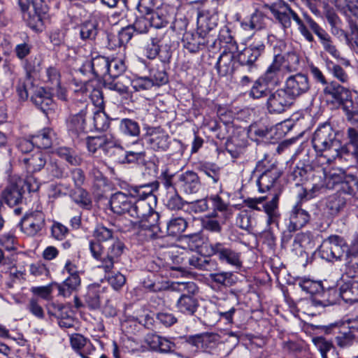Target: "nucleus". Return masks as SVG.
Returning a JSON list of instances; mask_svg holds the SVG:
<instances>
[{
    "label": "nucleus",
    "mask_w": 358,
    "mask_h": 358,
    "mask_svg": "<svg viewBox=\"0 0 358 358\" xmlns=\"http://www.w3.org/2000/svg\"><path fill=\"white\" fill-rule=\"evenodd\" d=\"M358 250V245L349 248L344 239L339 236L332 235L324 239L319 248V254L322 259L328 262L345 259L352 249Z\"/></svg>",
    "instance_id": "nucleus-9"
},
{
    "label": "nucleus",
    "mask_w": 358,
    "mask_h": 358,
    "mask_svg": "<svg viewBox=\"0 0 358 358\" xmlns=\"http://www.w3.org/2000/svg\"><path fill=\"white\" fill-rule=\"evenodd\" d=\"M217 215V213H212L210 215L206 216L202 220V225L204 229L217 233L221 231L222 227L220 222L214 219Z\"/></svg>",
    "instance_id": "nucleus-62"
},
{
    "label": "nucleus",
    "mask_w": 358,
    "mask_h": 358,
    "mask_svg": "<svg viewBox=\"0 0 358 358\" xmlns=\"http://www.w3.org/2000/svg\"><path fill=\"white\" fill-rule=\"evenodd\" d=\"M35 88L31 79L29 75L20 78L15 87V91L19 101L27 100L30 93L34 92Z\"/></svg>",
    "instance_id": "nucleus-40"
},
{
    "label": "nucleus",
    "mask_w": 358,
    "mask_h": 358,
    "mask_svg": "<svg viewBox=\"0 0 358 358\" xmlns=\"http://www.w3.org/2000/svg\"><path fill=\"white\" fill-rule=\"evenodd\" d=\"M112 80H104V85L108 90L115 91L120 94H124L128 93L129 87L128 84L130 83V80L127 77H119L117 80L115 78H112Z\"/></svg>",
    "instance_id": "nucleus-46"
},
{
    "label": "nucleus",
    "mask_w": 358,
    "mask_h": 358,
    "mask_svg": "<svg viewBox=\"0 0 358 358\" xmlns=\"http://www.w3.org/2000/svg\"><path fill=\"white\" fill-rule=\"evenodd\" d=\"M103 289L99 285H91L88 287L85 301L90 309H97L101 305V294Z\"/></svg>",
    "instance_id": "nucleus-42"
},
{
    "label": "nucleus",
    "mask_w": 358,
    "mask_h": 358,
    "mask_svg": "<svg viewBox=\"0 0 358 358\" xmlns=\"http://www.w3.org/2000/svg\"><path fill=\"white\" fill-rule=\"evenodd\" d=\"M81 284V279L80 275H69L62 283H55L59 294L67 297L69 296L73 292L77 291Z\"/></svg>",
    "instance_id": "nucleus-37"
},
{
    "label": "nucleus",
    "mask_w": 358,
    "mask_h": 358,
    "mask_svg": "<svg viewBox=\"0 0 358 358\" xmlns=\"http://www.w3.org/2000/svg\"><path fill=\"white\" fill-rule=\"evenodd\" d=\"M187 220L182 217H172L166 222V233L169 236H177L185 231Z\"/></svg>",
    "instance_id": "nucleus-43"
},
{
    "label": "nucleus",
    "mask_w": 358,
    "mask_h": 358,
    "mask_svg": "<svg viewBox=\"0 0 358 358\" xmlns=\"http://www.w3.org/2000/svg\"><path fill=\"white\" fill-rule=\"evenodd\" d=\"M283 57L280 54L275 55L273 62L267 68L265 73L259 78L268 86H277L281 80V67Z\"/></svg>",
    "instance_id": "nucleus-21"
},
{
    "label": "nucleus",
    "mask_w": 358,
    "mask_h": 358,
    "mask_svg": "<svg viewBox=\"0 0 358 358\" xmlns=\"http://www.w3.org/2000/svg\"><path fill=\"white\" fill-rule=\"evenodd\" d=\"M33 137L35 145L43 149L50 148L56 140L55 133L50 128H44Z\"/></svg>",
    "instance_id": "nucleus-39"
},
{
    "label": "nucleus",
    "mask_w": 358,
    "mask_h": 358,
    "mask_svg": "<svg viewBox=\"0 0 358 358\" xmlns=\"http://www.w3.org/2000/svg\"><path fill=\"white\" fill-rule=\"evenodd\" d=\"M266 45L259 38L246 46L236 55L231 52L223 51L218 58L216 67L221 76H226L233 72V60L235 59L242 66H245L248 71H252L257 68V62L264 54Z\"/></svg>",
    "instance_id": "nucleus-3"
},
{
    "label": "nucleus",
    "mask_w": 358,
    "mask_h": 358,
    "mask_svg": "<svg viewBox=\"0 0 358 358\" xmlns=\"http://www.w3.org/2000/svg\"><path fill=\"white\" fill-rule=\"evenodd\" d=\"M56 152L59 157L65 159L71 165L77 166L81 163V158L71 148L61 147L57 150Z\"/></svg>",
    "instance_id": "nucleus-51"
},
{
    "label": "nucleus",
    "mask_w": 358,
    "mask_h": 358,
    "mask_svg": "<svg viewBox=\"0 0 358 358\" xmlns=\"http://www.w3.org/2000/svg\"><path fill=\"white\" fill-rule=\"evenodd\" d=\"M23 20L36 31H41L47 17L48 7L43 0H18Z\"/></svg>",
    "instance_id": "nucleus-6"
},
{
    "label": "nucleus",
    "mask_w": 358,
    "mask_h": 358,
    "mask_svg": "<svg viewBox=\"0 0 358 358\" xmlns=\"http://www.w3.org/2000/svg\"><path fill=\"white\" fill-rule=\"evenodd\" d=\"M109 59L108 57L97 56L93 58L91 62L85 64L83 68L85 70L90 69L96 77L106 80L108 74Z\"/></svg>",
    "instance_id": "nucleus-31"
},
{
    "label": "nucleus",
    "mask_w": 358,
    "mask_h": 358,
    "mask_svg": "<svg viewBox=\"0 0 358 358\" xmlns=\"http://www.w3.org/2000/svg\"><path fill=\"white\" fill-rule=\"evenodd\" d=\"M181 259L183 266L189 269L210 271L215 266V262L209 257L199 254L186 255Z\"/></svg>",
    "instance_id": "nucleus-20"
},
{
    "label": "nucleus",
    "mask_w": 358,
    "mask_h": 358,
    "mask_svg": "<svg viewBox=\"0 0 358 358\" xmlns=\"http://www.w3.org/2000/svg\"><path fill=\"white\" fill-rule=\"evenodd\" d=\"M351 198L358 199V178L348 177L336 193L324 200V210L331 216L338 215Z\"/></svg>",
    "instance_id": "nucleus-5"
},
{
    "label": "nucleus",
    "mask_w": 358,
    "mask_h": 358,
    "mask_svg": "<svg viewBox=\"0 0 358 358\" xmlns=\"http://www.w3.org/2000/svg\"><path fill=\"white\" fill-rule=\"evenodd\" d=\"M268 87L269 86L259 78L254 82L249 92V96L254 99L268 97L271 92Z\"/></svg>",
    "instance_id": "nucleus-47"
},
{
    "label": "nucleus",
    "mask_w": 358,
    "mask_h": 358,
    "mask_svg": "<svg viewBox=\"0 0 358 358\" xmlns=\"http://www.w3.org/2000/svg\"><path fill=\"white\" fill-rule=\"evenodd\" d=\"M308 213L301 208V206L296 203L293 206L289 216L287 229L289 231H296L305 226L310 220Z\"/></svg>",
    "instance_id": "nucleus-28"
},
{
    "label": "nucleus",
    "mask_w": 358,
    "mask_h": 358,
    "mask_svg": "<svg viewBox=\"0 0 358 358\" xmlns=\"http://www.w3.org/2000/svg\"><path fill=\"white\" fill-rule=\"evenodd\" d=\"M29 272L35 278L48 277L50 273L46 264L41 261L30 264Z\"/></svg>",
    "instance_id": "nucleus-57"
},
{
    "label": "nucleus",
    "mask_w": 358,
    "mask_h": 358,
    "mask_svg": "<svg viewBox=\"0 0 358 358\" xmlns=\"http://www.w3.org/2000/svg\"><path fill=\"white\" fill-rule=\"evenodd\" d=\"M22 180L11 179L1 193V199L9 206L19 204L22 199Z\"/></svg>",
    "instance_id": "nucleus-18"
},
{
    "label": "nucleus",
    "mask_w": 358,
    "mask_h": 358,
    "mask_svg": "<svg viewBox=\"0 0 358 358\" xmlns=\"http://www.w3.org/2000/svg\"><path fill=\"white\" fill-rule=\"evenodd\" d=\"M279 194H275L271 200L262 205V208L266 214V222L268 225H278L280 219V212L278 208Z\"/></svg>",
    "instance_id": "nucleus-33"
},
{
    "label": "nucleus",
    "mask_w": 358,
    "mask_h": 358,
    "mask_svg": "<svg viewBox=\"0 0 358 358\" xmlns=\"http://www.w3.org/2000/svg\"><path fill=\"white\" fill-rule=\"evenodd\" d=\"M116 145V139L111 134H104L96 136L87 138V147L89 152L94 153L98 149L109 152L110 148Z\"/></svg>",
    "instance_id": "nucleus-22"
},
{
    "label": "nucleus",
    "mask_w": 358,
    "mask_h": 358,
    "mask_svg": "<svg viewBox=\"0 0 358 358\" xmlns=\"http://www.w3.org/2000/svg\"><path fill=\"white\" fill-rule=\"evenodd\" d=\"M98 31V22L95 20L85 21L80 26V36L83 41L94 40Z\"/></svg>",
    "instance_id": "nucleus-45"
},
{
    "label": "nucleus",
    "mask_w": 358,
    "mask_h": 358,
    "mask_svg": "<svg viewBox=\"0 0 358 358\" xmlns=\"http://www.w3.org/2000/svg\"><path fill=\"white\" fill-rule=\"evenodd\" d=\"M132 27L128 26L122 29L117 36H113L110 40H113L115 46H122L127 43L133 36Z\"/></svg>",
    "instance_id": "nucleus-56"
},
{
    "label": "nucleus",
    "mask_w": 358,
    "mask_h": 358,
    "mask_svg": "<svg viewBox=\"0 0 358 358\" xmlns=\"http://www.w3.org/2000/svg\"><path fill=\"white\" fill-rule=\"evenodd\" d=\"M169 16L166 12L159 10L150 13L148 17L150 26L156 29H162L167 26L169 22Z\"/></svg>",
    "instance_id": "nucleus-49"
},
{
    "label": "nucleus",
    "mask_w": 358,
    "mask_h": 358,
    "mask_svg": "<svg viewBox=\"0 0 358 358\" xmlns=\"http://www.w3.org/2000/svg\"><path fill=\"white\" fill-rule=\"evenodd\" d=\"M280 177V173L276 169L264 171L258 178L257 184L260 192H264L273 185L274 182Z\"/></svg>",
    "instance_id": "nucleus-41"
},
{
    "label": "nucleus",
    "mask_w": 358,
    "mask_h": 358,
    "mask_svg": "<svg viewBox=\"0 0 358 358\" xmlns=\"http://www.w3.org/2000/svg\"><path fill=\"white\" fill-rule=\"evenodd\" d=\"M345 268L343 275V280H358V249H352L345 259Z\"/></svg>",
    "instance_id": "nucleus-34"
},
{
    "label": "nucleus",
    "mask_w": 358,
    "mask_h": 358,
    "mask_svg": "<svg viewBox=\"0 0 358 358\" xmlns=\"http://www.w3.org/2000/svg\"><path fill=\"white\" fill-rule=\"evenodd\" d=\"M294 100L285 87L271 92L266 99V108L271 114H281L294 103Z\"/></svg>",
    "instance_id": "nucleus-10"
},
{
    "label": "nucleus",
    "mask_w": 358,
    "mask_h": 358,
    "mask_svg": "<svg viewBox=\"0 0 358 358\" xmlns=\"http://www.w3.org/2000/svg\"><path fill=\"white\" fill-rule=\"evenodd\" d=\"M335 5L345 15L358 18V0H336Z\"/></svg>",
    "instance_id": "nucleus-48"
},
{
    "label": "nucleus",
    "mask_w": 358,
    "mask_h": 358,
    "mask_svg": "<svg viewBox=\"0 0 358 358\" xmlns=\"http://www.w3.org/2000/svg\"><path fill=\"white\" fill-rule=\"evenodd\" d=\"M134 194L127 195L121 192H117L112 195L110 200V208L116 214H130V210L133 203Z\"/></svg>",
    "instance_id": "nucleus-24"
},
{
    "label": "nucleus",
    "mask_w": 358,
    "mask_h": 358,
    "mask_svg": "<svg viewBox=\"0 0 358 358\" xmlns=\"http://www.w3.org/2000/svg\"><path fill=\"white\" fill-rule=\"evenodd\" d=\"M147 341L152 349L163 353L171 352L175 347L173 343L155 334L148 336Z\"/></svg>",
    "instance_id": "nucleus-38"
},
{
    "label": "nucleus",
    "mask_w": 358,
    "mask_h": 358,
    "mask_svg": "<svg viewBox=\"0 0 358 358\" xmlns=\"http://www.w3.org/2000/svg\"><path fill=\"white\" fill-rule=\"evenodd\" d=\"M31 100L44 113H48V110H52L55 107L52 93L42 87L34 90V94L31 96Z\"/></svg>",
    "instance_id": "nucleus-25"
},
{
    "label": "nucleus",
    "mask_w": 358,
    "mask_h": 358,
    "mask_svg": "<svg viewBox=\"0 0 358 358\" xmlns=\"http://www.w3.org/2000/svg\"><path fill=\"white\" fill-rule=\"evenodd\" d=\"M124 62L120 59H109L108 74L109 78H118L125 71Z\"/></svg>",
    "instance_id": "nucleus-54"
},
{
    "label": "nucleus",
    "mask_w": 358,
    "mask_h": 358,
    "mask_svg": "<svg viewBox=\"0 0 358 358\" xmlns=\"http://www.w3.org/2000/svg\"><path fill=\"white\" fill-rule=\"evenodd\" d=\"M232 276L230 272H220L210 273L209 278L217 285L229 286L233 282Z\"/></svg>",
    "instance_id": "nucleus-60"
},
{
    "label": "nucleus",
    "mask_w": 358,
    "mask_h": 358,
    "mask_svg": "<svg viewBox=\"0 0 358 358\" xmlns=\"http://www.w3.org/2000/svg\"><path fill=\"white\" fill-rule=\"evenodd\" d=\"M120 128L121 131L128 136H138L140 134V127L137 122L131 119L121 120Z\"/></svg>",
    "instance_id": "nucleus-53"
},
{
    "label": "nucleus",
    "mask_w": 358,
    "mask_h": 358,
    "mask_svg": "<svg viewBox=\"0 0 358 358\" xmlns=\"http://www.w3.org/2000/svg\"><path fill=\"white\" fill-rule=\"evenodd\" d=\"M208 199L213 210V213L217 211L223 213L228 210L229 203L225 202L218 194L210 195Z\"/></svg>",
    "instance_id": "nucleus-64"
},
{
    "label": "nucleus",
    "mask_w": 358,
    "mask_h": 358,
    "mask_svg": "<svg viewBox=\"0 0 358 358\" xmlns=\"http://www.w3.org/2000/svg\"><path fill=\"white\" fill-rule=\"evenodd\" d=\"M112 225L106 227L102 224L96 226L93 236L96 241L90 242V250L92 257L99 261L98 268L109 273L115 264L120 260L124 250V244L118 238H114Z\"/></svg>",
    "instance_id": "nucleus-2"
},
{
    "label": "nucleus",
    "mask_w": 358,
    "mask_h": 358,
    "mask_svg": "<svg viewBox=\"0 0 358 358\" xmlns=\"http://www.w3.org/2000/svg\"><path fill=\"white\" fill-rule=\"evenodd\" d=\"M178 183L181 189L186 194L196 193L201 186L199 178L194 171H187L179 176Z\"/></svg>",
    "instance_id": "nucleus-30"
},
{
    "label": "nucleus",
    "mask_w": 358,
    "mask_h": 358,
    "mask_svg": "<svg viewBox=\"0 0 358 358\" xmlns=\"http://www.w3.org/2000/svg\"><path fill=\"white\" fill-rule=\"evenodd\" d=\"M110 156L113 157L115 162L120 164L133 163L139 159H142L145 156L143 151H126L117 144L110 148Z\"/></svg>",
    "instance_id": "nucleus-27"
},
{
    "label": "nucleus",
    "mask_w": 358,
    "mask_h": 358,
    "mask_svg": "<svg viewBox=\"0 0 358 358\" xmlns=\"http://www.w3.org/2000/svg\"><path fill=\"white\" fill-rule=\"evenodd\" d=\"M315 150L327 159L328 162L339 160L341 141L329 124L318 127L312 139Z\"/></svg>",
    "instance_id": "nucleus-4"
},
{
    "label": "nucleus",
    "mask_w": 358,
    "mask_h": 358,
    "mask_svg": "<svg viewBox=\"0 0 358 358\" xmlns=\"http://www.w3.org/2000/svg\"><path fill=\"white\" fill-rule=\"evenodd\" d=\"M298 285L303 291L311 295L320 294L323 291V287L320 282L308 278L299 279Z\"/></svg>",
    "instance_id": "nucleus-50"
},
{
    "label": "nucleus",
    "mask_w": 358,
    "mask_h": 358,
    "mask_svg": "<svg viewBox=\"0 0 358 358\" xmlns=\"http://www.w3.org/2000/svg\"><path fill=\"white\" fill-rule=\"evenodd\" d=\"M199 306L198 301L193 296L183 294L178 299L176 308L178 310L187 315H193Z\"/></svg>",
    "instance_id": "nucleus-36"
},
{
    "label": "nucleus",
    "mask_w": 358,
    "mask_h": 358,
    "mask_svg": "<svg viewBox=\"0 0 358 358\" xmlns=\"http://www.w3.org/2000/svg\"><path fill=\"white\" fill-rule=\"evenodd\" d=\"M147 145L153 150L164 152L168 150L170 145L169 136L163 130L155 129L145 138Z\"/></svg>",
    "instance_id": "nucleus-23"
},
{
    "label": "nucleus",
    "mask_w": 358,
    "mask_h": 358,
    "mask_svg": "<svg viewBox=\"0 0 358 358\" xmlns=\"http://www.w3.org/2000/svg\"><path fill=\"white\" fill-rule=\"evenodd\" d=\"M173 36V33L168 30L158 31L155 34H152L150 41L145 47V56L150 59L159 57L162 61L169 60L171 57Z\"/></svg>",
    "instance_id": "nucleus-8"
},
{
    "label": "nucleus",
    "mask_w": 358,
    "mask_h": 358,
    "mask_svg": "<svg viewBox=\"0 0 358 358\" xmlns=\"http://www.w3.org/2000/svg\"><path fill=\"white\" fill-rule=\"evenodd\" d=\"M343 108L348 120L355 128H358V106H354L351 101H347Z\"/></svg>",
    "instance_id": "nucleus-63"
},
{
    "label": "nucleus",
    "mask_w": 358,
    "mask_h": 358,
    "mask_svg": "<svg viewBox=\"0 0 358 358\" xmlns=\"http://www.w3.org/2000/svg\"><path fill=\"white\" fill-rule=\"evenodd\" d=\"M268 8L284 30L290 28L293 20L298 25L299 30L302 36L309 42L313 41L314 38L311 33L304 25L297 13L287 3L279 1L268 6Z\"/></svg>",
    "instance_id": "nucleus-7"
},
{
    "label": "nucleus",
    "mask_w": 358,
    "mask_h": 358,
    "mask_svg": "<svg viewBox=\"0 0 358 358\" xmlns=\"http://www.w3.org/2000/svg\"><path fill=\"white\" fill-rule=\"evenodd\" d=\"M324 176V182L323 183H314L311 190L315 193L320 191L324 186L327 189H334L336 186L339 185V188L342 187V184L347 180L348 177L357 178L354 175H346L341 170H332L328 173H323Z\"/></svg>",
    "instance_id": "nucleus-19"
},
{
    "label": "nucleus",
    "mask_w": 358,
    "mask_h": 358,
    "mask_svg": "<svg viewBox=\"0 0 358 358\" xmlns=\"http://www.w3.org/2000/svg\"><path fill=\"white\" fill-rule=\"evenodd\" d=\"M130 84L136 92L148 90L153 87V83L146 76L136 77L130 81Z\"/></svg>",
    "instance_id": "nucleus-61"
},
{
    "label": "nucleus",
    "mask_w": 358,
    "mask_h": 358,
    "mask_svg": "<svg viewBox=\"0 0 358 358\" xmlns=\"http://www.w3.org/2000/svg\"><path fill=\"white\" fill-rule=\"evenodd\" d=\"M348 143L341 144L339 161L349 162L350 165L358 163V131L355 127H349L347 130Z\"/></svg>",
    "instance_id": "nucleus-12"
},
{
    "label": "nucleus",
    "mask_w": 358,
    "mask_h": 358,
    "mask_svg": "<svg viewBox=\"0 0 358 358\" xmlns=\"http://www.w3.org/2000/svg\"><path fill=\"white\" fill-rule=\"evenodd\" d=\"M326 96H329L337 102H341L349 95V91L336 83H331L324 89Z\"/></svg>",
    "instance_id": "nucleus-44"
},
{
    "label": "nucleus",
    "mask_w": 358,
    "mask_h": 358,
    "mask_svg": "<svg viewBox=\"0 0 358 358\" xmlns=\"http://www.w3.org/2000/svg\"><path fill=\"white\" fill-rule=\"evenodd\" d=\"M213 35H206L203 32L186 31L182 36V43L185 49L190 53H196L209 43L215 44L216 39Z\"/></svg>",
    "instance_id": "nucleus-13"
},
{
    "label": "nucleus",
    "mask_w": 358,
    "mask_h": 358,
    "mask_svg": "<svg viewBox=\"0 0 358 358\" xmlns=\"http://www.w3.org/2000/svg\"><path fill=\"white\" fill-rule=\"evenodd\" d=\"M21 231L28 236L41 233L45 226V216L41 210L27 213L19 224Z\"/></svg>",
    "instance_id": "nucleus-11"
},
{
    "label": "nucleus",
    "mask_w": 358,
    "mask_h": 358,
    "mask_svg": "<svg viewBox=\"0 0 358 358\" xmlns=\"http://www.w3.org/2000/svg\"><path fill=\"white\" fill-rule=\"evenodd\" d=\"M305 19L310 28L320 39V43L331 38L329 34L320 27L310 17L305 15Z\"/></svg>",
    "instance_id": "nucleus-59"
},
{
    "label": "nucleus",
    "mask_w": 358,
    "mask_h": 358,
    "mask_svg": "<svg viewBox=\"0 0 358 358\" xmlns=\"http://www.w3.org/2000/svg\"><path fill=\"white\" fill-rule=\"evenodd\" d=\"M334 334H336L335 342L340 348H349L353 345L355 338L354 333L345 325H334Z\"/></svg>",
    "instance_id": "nucleus-32"
},
{
    "label": "nucleus",
    "mask_w": 358,
    "mask_h": 358,
    "mask_svg": "<svg viewBox=\"0 0 358 358\" xmlns=\"http://www.w3.org/2000/svg\"><path fill=\"white\" fill-rule=\"evenodd\" d=\"M313 341L320 351L322 358H324V355H327L330 352L335 349L332 342L327 341L324 337L318 336L314 338Z\"/></svg>",
    "instance_id": "nucleus-58"
},
{
    "label": "nucleus",
    "mask_w": 358,
    "mask_h": 358,
    "mask_svg": "<svg viewBox=\"0 0 358 358\" xmlns=\"http://www.w3.org/2000/svg\"><path fill=\"white\" fill-rule=\"evenodd\" d=\"M218 13L215 8H203L197 13V25L199 29L206 35L216 36L215 29L218 24Z\"/></svg>",
    "instance_id": "nucleus-15"
},
{
    "label": "nucleus",
    "mask_w": 358,
    "mask_h": 358,
    "mask_svg": "<svg viewBox=\"0 0 358 358\" xmlns=\"http://www.w3.org/2000/svg\"><path fill=\"white\" fill-rule=\"evenodd\" d=\"M210 249L213 255L217 256L220 262L228 264L236 268H240L242 266L241 254L226 247L224 243H211L210 245Z\"/></svg>",
    "instance_id": "nucleus-16"
},
{
    "label": "nucleus",
    "mask_w": 358,
    "mask_h": 358,
    "mask_svg": "<svg viewBox=\"0 0 358 358\" xmlns=\"http://www.w3.org/2000/svg\"><path fill=\"white\" fill-rule=\"evenodd\" d=\"M241 27L243 30L254 31L253 41L256 39V38L261 40L260 34L257 32L262 30L266 27L265 16L262 12L256 10L255 12L251 15L250 18L245 19L241 22Z\"/></svg>",
    "instance_id": "nucleus-29"
},
{
    "label": "nucleus",
    "mask_w": 358,
    "mask_h": 358,
    "mask_svg": "<svg viewBox=\"0 0 358 358\" xmlns=\"http://www.w3.org/2000/svg\"><path fill=\"white\" fill-rule=\"evenodd\" d=\"M157 199L150 185L134 189V199L129 215L139 219L135 227L139 236L145 241L154 239L160 231L159 214L154 210Z\"/></svg>",
    "instance_id": "nucleus-1"
},
{
    "label": "nucleus",
    "mask_w": 358,
    "mask_h": 358,
    "mask_svg": "<svg viewBox=\"0 0 358 358\" xmlns=\"http://www.w3.org/2000/svg\"><path fill=\"white\" fill-rule=\"evenodd\" d=\"M50 159V155L41 150H36L30 156L22 157L20 161L24 164L28 173L40 171Z\"/></svg>",
    "instance_id": "nucleus-26"
},
{
    "label": "nucleus",
    "mask_w": 358,
    "mask_h": 358,
    "mask_svg": "<svg viewBox=\"0 0 358 358\" xmlns=\"http://www.w3.org/2000/svg\"><path fill=\"white\" fill-rule=\"evenodd\" d=\"M340 295L347 303L358 302V280H343L340 287Z\"/></svg>",
    "instance_id": "nucleus-35"
},
{
    "label": "nucleus",
    "mask_w": 358,
    "mask_h": 358,
    "mask_svg": "<svg viewBox=\"0 0 358 358\" xmlns=\"http://www.w3.org/2000/svg\"><path fill=\"white\" fill-rule=\"evenodd\" d=\"M74 201L80 206L89 209L92 206V200L90 194L85 189L79 187L73 194Z\"/></svg>",
    "instance_id": "nucleus-55"
},
{
    "label": "nucleus",
    "mask_w": 358,
    "mask_h": 358,
    "mask_svg": "<svg viewBox=\"0 0 358 358\" xmlns=\"http://www.w3.org/2000/svg\"><path fill=\"white\" fill-rule=\"evenodd\" d=\"M285 88L294 100L296 98L306 94L310 90V83L307 75L296 73L289 76L285 81Z\"/></svg>",
    "instance_id": "nucleus-14"
},
{
    "label": "nucleus",
    "mask_w": 358,
    "mask_h": 358,
    "mask_svg": "<svg viewBox=\"0 0 358 358\" xmlns=\"http://www.w3.org/2000/svg\"><path fill=\"white\" fill-rule=\"evenodd\" d=\"M93 122L94 128L98 131H106L110 127V120L103 108L94 113Z\"/></svg>",
    "instance_id": "nucleus-52"
},
{
    "label": "nucleus",
    "mask_w": 358,
    "mask_h": 358,
    "mask_svg": "<svg viewBox=\"0 0 358 358\" xmlns=\"http://www.w3.org/2000/svg\"><path fill=\"white\" fill-rule=\"evenodd\" d=\"M87 106L83 104V106L78 113L71 115L67 119V129L72 136L79 137L87 132Z\"/></svg>",
    "instance_id": "nucleus-17"
}]
</instances>
